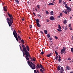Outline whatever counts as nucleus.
Wrapping results in <instances>:
<instances>
[{"instance_id":"1","label":"nucleus","mask_w":73,"mask_h":73,"mask_svg":"<svg viewBox=\"0 0 73 73\" xmlns=\"http://www.w3.org/2000/svg\"><path fill=\"white\" fill-rule=\"evenodd\" d=\"M8 15L9 16V18H7V21L9 25L11 27L12 23H13V16L12 15L10 14L9 13H8Z\"/></svg>"},{"instance_id":"2","label":"nucleus","mask_w":73,"mask_h":73,"mask_svg":"<svg viewBox=\"0 0 73 73\" xmlns=\"http://www.w3.org/2000/svg\"><path fill=\"white\" fill-rule=\"evenodd\" d=\"M22 48H23V50H22V52L23 53V57H24V56H25V54L27 53V52H28V51L27 50V48H26V47L23 44H22Z\"/></svg>"},{"instance_id":"3","label":"nucleus","mask_w":73,"mask_h":73,"mask_svg":"<svg viewBox=\"0 0 73 73\" xmlns=\"http://www.w3.org/2000/svg\"><path fill=\"white\" fill-rule=\"evenodd\" d=\"M25 54L26 56H25V58L27 60L29 61V57H30V59L32 61V57H31L30 56V54H29V52H26V53Z\"/></svg>"},{"instance_id":"4","label":"nucleus","mask_w":73,"mask_h":73,"mask_svg":"<svg viewBox=\"0 0 73 73\" xmlns=\"http://www.w3.org/2000/svg\"><path fill=\"white\" fill-rule=\"evenodd\" d=\"M61 66L60 65H59V66H58L57 69L58 71L59 72L60 70V67H61L60 70V73H64V69H63V67Z\"/></svg>"},{"instance_id":"5","label":"nucleus","mask_w":73,"mask_h":73,"mask_svg":"<svg viewBox=\"0 0 73 73\" xmlns=\"http://www.w3.org/2000/svg\"><path fill=\"white\" fill-rule=\"evenodd\" d=\"M30 66L33 70V69H36V65L35 64H33L32 62H31Z\"/></svg>"},{"instance_id":"6","label":"nucleus","mask_w":73,"mask_h":73,"mask_svg":"<svg viewBox=\"0 0 73 73\" xmlns=\"http://www.w3.org/2000/svg\"><path fill=\"white\" fill-rule=\"evenodd\" d=\"M13 35L14 36H17V33H16V31H15V30H14L13 32Z\"/></svg>"},{"instance_id":"7","label":"nucleus","mask_w":73,"mask_h":73,"mask_svg":"<svg viewBox=\"0 0 73 73\" xmlns=\"http://www.w3.org/2000/svg\"><path fill=\"white\" fill-rule=\"evenodd\" d=\"M50 19L51 20H52V21H53V20H54V18L53 16H51L50 17Z\"/></svg>"},{"instance_id":"8","label":"nucleus","mask_w":73,"mask_h":73,"mask_svg":"<svg viewBox=\"0 0 73 73\" xmlns=\"http://www.w3.org/2000/svg\"><path fill=\"white\" fill-rule=\"evenodd\" d=\"M65 49H63L61 50L60 53L61 54H63L64 53V52H65Z\"/></svg>"},{"instance_id":"9","label":"nucleus","mask_w":73,"mask_h":73,"mask_svg":"<svg viewBox=\"0 0 73 73\" xmlns=\"http://www.w3.org/2000/svg\"><path fill=\"white\" fill-rule=\"evenodd\" d=\"M26 50H27L28 52H29V46L28 45H27L26 46Z\"/></svg>"},{"instance_id":"10","label":"nucleus","mask_w":73,"mask_h":73,"mask_svg":"<svg viewBox=\"0 0 73 73\" xmlns=\"http://www.w3.org/2000/svg\"><path fill=\"white\" fill-rule=\"evenodd\" d=\"M40 68V69H43V70H45V69L44 67H43V66H42V65H41V64H40L39 65Z\"/></svg>"},{"instance_id":"11","label":"nucleus","mask_w":73,"mask_h":73,"mask_svg":"<svg viewBox=\"0 0 73 73\" xmlns=\"http://www.w3.org/2000/svg\"><path fill=\"white\" fill-rule=\"evenodd\" d=\"M52 53H50V54H47L46 55V56L48 57H50V56H52Z\"/></svg>"},{"instance_id":"12","label":"nucleus","mask_w":73,"mask_h":73,"mask_svg":"<svg viewBox=\"0 0 73 73\" xmlns=\"http://www.w3.org/2000/svg\"><path fill=\"white\" fill-rule=\"evenodd\" d=\"M70 67L69 66H67L66 67V70H69L70 69Z\"/></svg>"},{"instance_id":"13","label":"nucleus","mask_w":73,"mask_h":73,"mask_svg":"<svg viewBox=\"0 0 73 73\" xmlns=\"http://www.w3.org/2000/svg\"><path fill=\"white\" fill-rule=\"evenodd\" d=\"M55 58L56 61L58 60V56L57 55H56L55 57Z\"/></svg>"},{"instance_id":"14","label":"nucleus","mask_w":73,"mask_h":73,"mask_svg":"<svg viewBox=\"0 0 73 73\" xmlns=\"http://www.w3.org/2000/svg\"><path fill=\"white\" fill-rule=\"evenodd\" d=\"M66 10H68L70 11H71L72 10V9H71V8L70 7H68L66 8Z\"/></svg>"},{"instance_id":"15","label":"nucleus","mask_w":73,"mask_h":73,"mask_svg":"<svg viewBox=\"0 0 73 73\" xmlns=\"http://www.w3.org/2000/svg\"><path fill=\"white\" fill-rule=\"evenodd\" d=\"M3 9L5 12H7V10L6 9V7L5 6L3 7Z\"/></svg>"},{"instance_id":"16","label":"nucleus","mask_w":73,"mask_h":73,"mask_svg":"<svg viewBox=\"0 0 73 73\" xmlns=\"http://www.w3.org/2000/svg\"><path fill=\"white\" fill-rule=\"evenodd\" d=\"M15 1L17 3V4H19V1L18 0H15Z\"/></svg>"},{"instance_id":"17","label":"nucleus","mask_w":73,"mask_h":73,"mask_svg":"<svg viewBox=\"0 0 73 73\" xmlns=\"http://www.w3.org/2000/svg\"><path fill=\"white\" fill-rule=\"evenodd\" d=\"M36 25L37 27L39 28V27H41V25L39 23H36Z\"/></svg>"},{"instance_id":"18","label":"nucleus","mask_w":73,"mask_h":73,"mask_svg":"<svg viewBox=\"0 0 73 73\" xmlns=\"http://www.w3.org/2000/svg\"><path fill=\"white\" fill-rule=\"evenodd\" d=\"M14 37L15 38L17 41H19V40H18V38L17 37V35L16 36H14Z\"/></svg>"},{"instance_id":"19","label":"nucleus","mask_w":73,"mask_h":73,"mask_svg":"<svg viewBox=\"0 0 73 73\" xmlns=\"http://www.w3.org/2000/svg\"><path fill=\"white\" fill-rule=\"evenodd\" d=\"M36 23H40V20H39V19H37L36 20Z\"/></svg>"},{"instance_id":"20","label":"nucleus","mask_w":73,"mask_h":73,"mask_svg":"<svg viewBox=\"0 0 73 73\" xmlns=\"http://www.w3.org/2000/svg\"><path fill=\"white\" fill-rule=\"evenodd\" d=\"M63 23L64 24H66L67 23V21H66V20H64Z\"/></svg>"},{"instance_id":"21","label":"nucleus","mask_w":73,"mask_h":73,"mask_svg":"<svg viewBox=\"0 0 73 73\" xmlns=\"http://www.w3.org/2000/svg\"><path fill=\"white\" fill-rule=\"evenodd\" d=\"M62 12H63L64 13H65V14H67L68 13V12H66V11L63 10L62 11Z\"/></svg>"},{"instance_id":"22","label":"nucleus","mask_w":73,"mask_h":73,"mask_svg":"<svg viewBox=\"0 0 73 73\" xmlns=\"http://www.w3.org/2000/svg\"><path fill=\"white\" fill-rule=\"evenodd\" d=\"M44 32L46 35V34H47V33H48V31H47L46 30H44Z\"/></svg>"},{"instance_id":"23","label":"nucleus","mask_w":73,"mask_h":73,"mask_svg":"<svg viewBox=\"0 0 73 73\" xmlns=\"http://www.w3.org/2000/svg\"><path fill=\"white\" fill-rule=\"evenodd\" d=\"M27 63L28 65H29V66H30L31 64H30V60H28L27 61Z\"/></svg>"},{"instance_id":"24","label":"nucleus","mask_w":73,"mask_h":73,"mask_svg":"<svg viewBox=\"0 0 73 73\" xmlns=\"http://www.w3.org/2000/svg\"><path fill=\"white\" fill-rule=\"evenodd\" d=\"M37 66H36V67L37 68H40V66H39V64H38V63L37 64Z\"/></svg>"},{"instance_id":"25","label":"nucleus","mask_w":73,"mask_h":73,"mask_svg":"<svg viewBox=\"0 0 73 73\" xmlns=\"http://www.w3.org/2000/svg\"><path fill=\"white\" fill-rule=\"evenodd\" d=\"M50 15H53L54 14H53V11H52L51 12H50Z\"/></svg>"},{"instance_id":"26","label":"nucleus","mask_w":73,"mask_h":73,"mask_svg":"<svg viewBox=\"0 0 73 73\" xmlns=\"http://www.w3.org/2000/svg\"><path fill=\"white\" fill-rule=\"evenodd\" d=\"M58 28L59 29H61V26H60V25H58Z\"/></svg>"},{"instance_id":"27","label":"nucleus","mask_w":73,"mask_h":73,"mask_svg":"<svg viewBox=\"0 0 73 73\" xmlns=\"http://www.w3.org/2000/svg\"><path fill=\"white\" fill-rule=\"evenodd\" d=\"M47 36L48 38H49L50 37V34H49L47 35Z\"/></svg>"},{"instance_id":"28","label":"nucleus","mask_w":73,"mask_h":73,"mask_svg":"<svg viewBox=\"0 0 73 73\" xmlns=\"http://www.w3.org/2000/svg\"><path fill=\"white\" fill-rule=\"evenodd\" d=\"M21 42L22 44H24V41L23 40V39L21 40Z\"/></svg>"},{"instance_id":"29","label":"nucleus","mask_w":73,"mask_h":73,"mask_svg":"<svg viewBox=\"0 0 73 73\" xmlns=\"http://www.w3.org/2000/svg\"><path fill=\"white\" fill-rule=\"evenodd\" d=\"M18 38L19 40H21V37H20V36H18Z\"/></svg>"},{"instance_id":"30","label":"nucleus","mask_w":73,"mask_h":73,"mask_svg":"<svg viewBox=\"0 0 73 73\" xmlns=\"http://www.w3.org/2000/svg\"><path fill=\"white\" fill-rule=\"evenodd\" d=\"M29 28H30V29H31V28H32V25H30L29 26Z\"/></svg>"},{"instance_id":"31","label":"nucleus","mask_w":73,"mask_h":73,"mask_svg":"<svg viewBox=\"0 0 73 73\" xmlns=\"http://www.w3.org/2000/svg\"><path fill=\"white\" fill-rule=\"evenodd\" d=\"M33 60L34 61H36V58H33Z\"/></svg>"},{"instance_id":"32","label":"nucleus","mask_w":73,"mask_h":73,"mask_svg":"<svg viewBox=\"0 0 73 73\" xmlns=\"http://www.w3.org/2000/svg\"><path fill=\"white\" fill-rule=\"evenodd\" d=\"M67 60H71V58H69L66 59Z\"/></svg>"},{"instance_id":"33","label":"nucleus","mask_w":73,"mask_h":73,"mask_svg":"<svg viewBox=\"0 0 73 73\" xmlns=\"http://www.w3.org/2000/svg\"><path fill=\"white\" fill-rule=\"evenodd\" d=\"M37 7L38 8V9H40V5H38Z\"/></svg>"},{"instance_id":"34","label":"nucleus","mask_w":73,"mask_h":73,"mask_svg":"<svg viewBox=\"0 0 73 73\" xmlns=\"http://www.w3.org/2000/svg\"><path fill=\"white\" fill-rule=\"evenodd\" d=\"M57 31H58L59 32H61V31H62V30L60 29H57Z\"/></svg>"},{"instance_id":"35","label":"nucleus","mask_w":73,"mask_h":73,"mask_svg":"<svg viewBox=\"0 0 73 73\" xmlns=\"http://www.w3.org/2000/svg\"><path fill=\"white\" fill-rule=\"evenodd\" d=\"M61 2H62V0H59V3H60V4L61 3Z\"/></svg>"},{"instance_id":"36","label":"nucleus","mask_w":73,"mask_h":73,"mask_svg":"<svg viewBox=\"0 0 73 73\" xmlns=\"http://www.w3.org/2000/svg\"><path fill=\"white\" fill-rule=\"evenodd\" d=\"M65 7H66V8L68 7V5H67V4H66L65 5Z\"/></svg>"},{"instance_id":"37","label":"nucleus","mask_w":73,"mask_h":73,"mask_svg":"<svg viewBox=\"0 0 73 73\" xmlns=\"http://www.w3.org/2000/svg\"><path fill=\"white\" fill-rule=\"evenodd\" d=\"M55 53L56 54V55H58V53L56 52V51H55Z\"/></svg>"},{"instance_id":"38","label":"nucleus","mask_w":73,"mask_h":73,"mask_svg":"<svg viewBox=\"0 0 73 73\" xmlns=\"http://www.w3.org/2000/svg\"><path fill=\"white\" fill-rule=\"evenodd\" d=\"M71 51L72 52H73V48H71Z\"/></svg>"},{"instance_id":"39","label":"nucleus","mask_w":73,"mask_h":73,"mask_svg":"<svg viewBox=\"0 0 73 73\" xmlns=\"http://www.w3.org/2000/svg\"><path fill=\"white\" fill-rule=\"evenodd\" d=\"M44 52H43V51H42L41 53H40V54H44Z\"/></svg>"},{"instance_id":"40","label":"nucleus","mask_w":73,"mask_h":73,"mask_svg":"<svg viewBox=\"0 0 73 73\" xmlns=\"http://www.w3.org/2000/svg\"><path fill=\"white\" fill-rule=\"evenodd\" d=\"M54 37L56 39H58V37H57L56 36H55Z\"/></svg>"},{"instance_id":"41","label":"nucleus","mask_w":73,"mask_h":73,"mask_svg":"<svg viewBox=\"0 0 73 73\" xmlns=\"http://www.w3.org/2000/svg\"><path fill=\"white\" fill-rule=\"evenodd\" d=\"M49 40H50V41H52V40H53L50 37L49 38Z\"/></svg>"},{"instance_id":"42","label":"nucleus","mask_w":73,"mask_h":73,"mask_svg":"<svg viewBox=\"0 0 73 73\" xmlns=\"http://www.w3.org/2000/svg\"><path fill=\"white\" fill-rule=\"evenodd\" d=\"M38 16H40V17H41V16L39 14L37 15Z\"/></svg>"},{"instance_id":"43","label":"nucleus","mask_w":73,"mask_h":73,"mask_svg":"<svg viewBox=\"0 0 73 73\" xmlns=\"http://www.w3.org/2000/svg\"><path fill=\"white\" fill-rule=\"evenodd\" d=\"M34 72L35 73H37V72L36 71V70H34Z\"/></svg>"},{"instance_id":"44","label":"nucleus","mask_w":73,"mask_h":73,"mask_svg":"<svg viewBox=\"0 0 73 73\" xmlns=\"http://www.w3.org/2000/svg\"><path fill=\"white\" fill-rule=\"evenodd\" d=\"M70 30H71V31H72V30H73V29H72V28L71 27H70Z\"/></svg>"},{"instance_id":"45","label":"nucleus","mask_w":73,"mask_h":73,"mask_svg":"<svg viewBox=\"0 0 73 73\" xmlns=\"http://www.w3.org/2000/svg\"><path fill=\"white\" fill-rule=\"evenodd\" d=\"M64 29L66 31V30H67V27H65Z\"/></svg>"},{"instance_id":"46","label":"nucleus","mask_w":73,"mask_h":73,"mask_svg":"<svg viewBox=\"0 0 73 73\" xmlns=\"http://www.w3.org/2000/svg\"><path fill=\"white\" fill-rule=\"evenodd\" d=\"M46 14H48V13H49V12H48V11H46Z\"/></svg>"},{"instance_id":"47","label":"nucleus","mask_w":73,"mask_h":73,"mask_svg":"<svg viewBox=\"0 0 73 73\" xmlns=\"http://www.w3.org/2000/svg\"><path fill=\"white\" fill-rule=\"evenodd\" d=\"M22 21H24V18L23 17L22 19Z\"/></svg>"},{"instance_id":"48","label":"nucleus","mask_w":73,"mask_h":73,"mask_svg":"<svg viewBox=\"0 0 73 73\" xmlns=\"http://www.w3.org/2000/svg\"><path fill=\"white\" fill-rule=\"evenodd\" d=\"M58 61L60 62L61 61V59H58Z\"/></svg>"},{"instance_id":"49","label":"nucleus","mask_w":73,"mask_h":73,"mask_svg":"<svg viewBox=\"0 0 73 73\" xmlns=\"http://www.w3.org/2000/svg\"><path fill=\"white\" fill-rule=\"evenodd\" d=\"M68 27L69 28H70V27H71V24H69V25Z\"/></svg>"},{"instance_id":"50","label":"nucleus","mask_w":73,"mask_h":73,"mask_svg":"<svg viewBox=\"0 0 73 73\" xmlns=\"http://www.w3.org/2000/svg\"><path fill=\"white\" fill-rule=\"evenodd\" d=\"M40 33H42V35L44 34V33H43V32H42V31H40Z\"/></svg>"},{"instance_id":"51","label":"nucleus","mask_w":73,"mask_h":73,"mask_svg":"<svg viewBox=\"0 0 73 73\" xmlns=\"http://www.w3.org/2000/svg\"><path fill=\"white\" fill-rule=\"evenodd\" d=\"M50 4H51V5H54V4H53V3H50Z\"/></svg>"},{"instance_id":"52","label":"nucleus","mask_w":73,"mask_h":73,"mask_svg":"<svg viewBox=\"0 0 73 73\" xmlns=\"http://www.w3.org/2000/svg\"><path fill=\"white\" fill-rule=\"evenodd\" d=\"M63 4H66V2H65L64 1H63Z\"/></svg>"},{"instance_id":"53","label":"nucleus","mask_w":73,"mask_h":73,"mask_svg":"<svg viewBox=\"0 0 73 73\" xmlns=\"http://www.w3.org/2000/svg\"><path fill=\"white\" fill-rule=\"evenodd\" d=\"M58 56H59V59H61V57H60V55H59Z\"/></svg>"},{"instance_id":"54","label":"nucleus","mask_w":73,"mask_h":73,"mask_svg":"<svg viewBox=\"0 0 73 73\" xmlns=\"http://www.w3.org/2000/svg\"><path fill=\"white\" fill-rule=\"evenodd\" d=\"M60 16H62V13H60Z\"/></svg>"},{"instance_id":"55","label":"nucleus","mask_w":73,"mask_h":73,"mask_svg":"<svg viewBox=\"0 0 73 73\" xmlns=\"http://www.w3.org/2000/svg\"><path fill=\"white\" fill-rule=\"evenodd\" d=\"M66 11L68 13L69 12V10H66Z\"/></svg>"},{"instance_id":"56","label":"nucleus","mask_w":73,"mask_h":73,"mask_svg":"<svg viewBox=\"0 0 73 73\" xmlns=\"http://www.w3.org/2000/svg\"><path fill=\"white\" fill-rule=\"evenodd\" d=\"M33 15H34L35 16H36V14H35V13L34 12L33 13Z\"/></svg>"},{"instance_id":"57","label":"nucleus","mask_w":73,"mask_h":73,"mask_svg":"<svg viewBox=\"0 0 73 73\" xmlns=\"http://www.w3.org/2000/svg\"><path fill=\"white\" fill-rule=\"evenodd\" d=\"M37 73H40V72H39V71H38V70H37Z\"/></svg>"},{"instance_id":"58","label":"nucleus","mask_w":73,"mask_h":73,"mask_svg":"<svg viewBox=\"0 0 73 73\" xmlns=\"http://www.w3.org/2000/svg\"><path fill=\"white\" fill-rule=\"evenodd\" d=\"M62 27L63 29H64V26H62Z\"/></svg>"},{"instance_id":"59","label":"nucleus","mask_w":73,"mask_h":73,"mask_svg":"<svg viewBox=\"0 0 73 73\" xmlns=\"http://www.w3.org/2000/svg\"><path fill=\"white\" fill-rule=\"evenodd\" d=\"M51 5V4L50 3L48 4V5Z\"/></svg>"},{"instance_id":"60","label":"nucleus","mask_w":73,"mask_h":73,"mask_svg":"<svg viewBox=\"0 0 73 73\" xmlns=\"http://www.w3.org/2000/svg\"><path fill=\"white\" fill-rule=\"evenodd\" d=\"M46 21H47V22H49V20H48V19H47V20H46Z\"/></svg>"},{"instance_id":"61","label":"nucleus","mask_w":73,"mask_h":73,"mask_svg":"<svg viewBox=\"0 0 73 73\" xmlns=\"http://www.w3.org/2000/svg\"><path fill=\"white\" fill-rule=\"evenodd\" d=\"M20 49H21V51H22V49L21 48V47H20Z\"/></svg>"},{"instance_id":"62","label":"nucleus","mask_w":73,"mask_h":73,"mask_svg":"<svg viewBox=\"0 0 73 73\" xmlns=\"http://www.w3.org/2000/svg\"><path fill=\"white\" fill-rule=\"evenodd\" d=\"M58 18H60V16L59 15L58 16Z\"/></svg>"},{"instance_id":"63","label":"nucleus","mask_w":73,"mask_h":73,"mask_svg":"<svg viewBox=\"0 0 73 73\" xmlns=\"http://www.w3.org/2000/svg\"><path fill=\"white\" fill-rule=\"evenodd\" d=\"M72 40H73V36H72Z\"/></svg>"},{"instance_id":"64","label":"nucleus","mask_w":73,"mask_h":73,"mask_svg":"<svg viewBox=\"0 0 73 73\" xmlns=\"http://www.w3.org/2000/svg\"><path fill=\"white\" fill-rule=\"evenodd\" d=\"M70 73H73V72L72 71L70 72Z\"/></svg>"}]
</instances>
